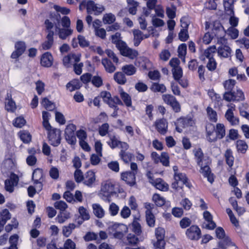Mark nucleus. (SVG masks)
<instances>
[{"label":"nucleus","instance_id":"72a5a7b5","mask_svg":"<svg viewBox=\"0 0 249 249\" xmlns=\"http://www.w3.org/2000/svg\"><path fill=\"white\" fill-rule=\"evenodd\" d=\"M224 156L227 164L229 167H231L233 164L234 159L231 150V149H227L225 153Z\"/></svg>","mask_w":249,"mask_h":249},{"label":"nucleus","instance_id":"bf43d9fd","mask_svg":"<svg viewBox=\"0 0 249 249\" xmlns=\"http://www.w3.org/2000/svg\"><path fill=\"white\" fill-rule=\"evenodd\" d=\"M18 235L17 234L11 236L9 239V242L11 244L8 249H18L17 244L18 240Z\"/></svg>","mask_w":249,"mask_h":249},{"label":"nucleus","instance_id":"338daca9","mask_svg":"<svg viewBox=\"0 0 249 249\" xmlns=\"http://www.w3.org/2000/svg\"><path fill=\"white\" fill-rule=\"evenodd\" d=\"M227 33L232 39H235L238 36V30L232 27L229 28Z\"/></svg>","mask_w":249,"mask_h":249},{"label":"nucleus","instance_id":"20e7f679","mask_svg":"<svg viewBox=\"0 0 249 249\" xmlns=\"http://www.w3.org/2000/svg\"><path fill=\"white\" fill-rule=\"evenodd\" d=\"M76 130V126L73 124H68L65 131V139L67 142L71 144H75L76 139L75 135V131Z\"/></svg>","mask_w":249,"mask_h":249},{"label":"nucleus","instance_id":"c85d7f7f","mask_svg":"<svg viewBox=\"0 0 249 249\" xmlns=\"http://www.w3.org/2000/svg\"><path fill=\"white\" fill-rule=\"evenodd\" d=\"M70 218V213L67 211L60 212L56 217V220L59 223L62 224Z\"/></svg>","mask_w":249,"mask_h":249},{"label":"nucleus","instance_id":"393cba45","mask_svg":"<svg viewBox=\"0 0 249 249\" xmlns=\"http://www.w3.org/2000/svg\"><path fill=\"white\" fill-rule=\"evenodd\" d=\"M11 218V215L7 209H4L0 213V226L3 227L7 221Z\"/></svg>","mask_w":249,"mask_h":249},{"label":"nucleus","instance_id":"a19ab883","mask_svg":"<svg viewBox=\"0 0 249 249\" xmlns=\"http://www.w3.org/2000/svg\"><path fill=\"white\" fill-rule=\"evenodd\" d=\"M236 147L238 151L242 153H245L246 152L248 146L245 141L239 140L236 142Z\"/></svg>","mask_w":249,"mask_h":249},{"label":"nucleus","instance_id":"e2e57ef3","mask_svg":"<svg viewBox=\"0 0 249 249\" xmlns=\"http://www.w3.org/2000/svg\"><path fill=\"white\" fill-rule=\"evenodd\" d=\"M100 96L103 98V101L109 105V103L111 100V95L110 92L107 91H104L100 93Z\"/></svg>","mask_w":249,"mask_h":249},{"label":"nucleus","instance_id":"e433bc0d","mask_svg":"<svg viewBox=\"0 0 249 249\" xmlns=\"http://www.w3.org/2000/svg\"><path fill=\"white\" fill-rule=\"evenodd\" d=\"M216 136L219 139L223 138L225 135V129L223 124H217L216 126Z\"/></svg>","mask_w":249,"mask_h":249},{"label":"nucleus","instance_id":"0e129e2a","mask_svg":"<svg viewBox=\"0 0 249 249\" xmlns=\"http://www.w3.org/2000/svg\"><path fill=\"white\" fill-rule=\"evenodd\" d=\"M178 37L181 41H185L187 40L189 38L187 30L186 29H181L178 34Z\"/></svg>","mask_w":249,"mask_h":249},{"label":"nucleus","instance_id":"864d4df0","mask_svg":"<svg viewBox=\"0 0 249 249\" xmlns=\"http://www.w3.org/2000/svg\"><path fill=\"white\" fill-rule=\"evenodd\" d=\"M121 97L123 101L127 107H130L131 105V99L130 96L126 92L122 91L120 93Z\"/></svg>","mask_w":249,"mask_h":249},{"label":"nucleus","instance_id":"4468645a","mask_svg":"<svg viewBox=\"0 0 249 249\" xmlns=\"http://www.w3.org/2000/svg\"><path fill=\"white\" fill-rule=\"evenodd\" d=\"M135 175L136 173L134 172H126L122 174L121 178L130 186H133L136 183Z\"/></svg>","mask_w":249,"mask_h":249},{"label":"nucleus","instance_id":"680f3d73","mask_svg":"<svg viewBox=\"0 0 249 249\" xmlns=\"http://www.w3.org/2000/svg\"><path fill=\"white\" fill-rule=\"evenodd\" d=\"M98 235L93 232H88L84 236V239L85 241L89 242L92 240H95L97 239Z\"/></svg>","mask_w":249,"mask_h":249},{"label":"nucleus","instance_id":"4be33fe9","mask_svg":"<svg viewBox=\"0 0 249 249\" xmlns=\"http://www.w3.org/2000/svg\"><path fill=\"white\" fill-rule=\"evenodd\" d=\"M113 78L114 80L120 85H124L127 80L125 74L123 71H118L114 73Z\"/></svg>","mask_w":249,"mask_h":249},{"label":"nucleus","instance_id":"f257e3e1","mask_svg":"<svg viewBox=\"0 0 249 249\" xmlns=\"http://www.w3.org/2000/svg\"><path fill=\"white\" fill-rule=\"evenodd\" d=\"M213 34L218 37V43L220 44L217 49L218 55L222 58H229L231 56L232 51L231 48L227 45V40L223 37H219L220 33L223 32L222 27L218 25L214 27L213 29Z\"/></svg>","mask_w":249,"mask_h":249},{"label":"nucleus","instance_id":"13d9d810","mask_svg":"<svg viewBox=\"0 0 249 249\" xmlns=\"http://www.w3.org/2000/svg\"><path fill=\"white\" fill-rule=\"evenodd\" d=\"M54 206L56 209L59 210L60 212H65L68 207L66 203L61 200L55 202Z\"/></svg>","mask_w":249,"mask_h":249},{"label":"nucleus","instance_id":"7ed1b4c3","mask_svg":"<svg viewBox=\"0 0 249 249\" xmlns=\"http://www.w3.org/2000/svg\"><path fill=\"white\" fill-rule=\"evenodd\" d=\"M228 109L226 111L225 117L226 120L232 125H236L239 124V119L236 117L233 113L235 110V105L232 104L228 105Z\"/></svg>","mask_w":249,"mask_h":249},{"label":"nucleus","instance_id":"ddd939ff","mask_svg":"<svg viewBox=\"0 0 249 249\" xmlns=\"http://www.w3.org/2000/svg\"><path fill=\"white\" fill-rule=\"evenodd\" d=\"M54 32L52 30L48 31L46 36V40L42 44V48L44 50H49L53 44Z\"/></svg>","mask_w":249,"mask_h":249},{"label":"nucleus","instance_id":"603ef678","mask_svg":"<svg viewBox=\"0 0 249 249\" xmlns=\"http://www.w3.org/2000/svg\"><path fill=\"white\" fill-rule=\"evenodd\" d=\"M207 112L209 119L212 122H216L217 121V114L216 111L212 108L208 107Z\"/></svg>","mask_w":249,"mask_h":249},{"label":"nucleus","instance_id":"4c0bfd02","mask_svg":"<svg viewBox=\"0 0 249 249\" xmlns=\"http://www.w3.org/2000/svg\"><path fill=\"white\" fill-rule=\"evenodd\" d=\"M178 124L181 125L182 127H185L192 125L193 121L191 118H182L178 120Z\"/></svg>","mask_w":249,"mask_h":249},{"label":"nucleus","instance_id":"473e14b6","mask_svg":"<svg viewBox=\"0 0 249 249\" xmlns=\"http://www.w3.org/2000/svg\"><path fill=\"white\" fill-rule=\"evenodd\" d=\"M139 242L138 238L133 233H129L127 234L125 243L131 246H135Z\"/></svg>","mask_w":249,"mask_h":249},{"label":"nucleus","instance_id":"f8f14e48","mask_svg":"<svg viewBox=\"0 0 249 249\" xmlns=\"http://www.w3.org/2000/svg\"><path fill=\"white\" fill-rule=\"evenodd\" d=\"M101 191L104 196H108L114 192V184L109 180H106L102 183Z\"/></svg>","mask_w":249,"mask_h":249},{"label":"nucleus","instance_id":"bb28decb","mask_svg":"<svg viewBox=\"0 0 249 249\" xmlns=\"http://www.w3.org/2000/svg\"><path fill=\"white\" fill-rule=\"evenodd\" d=\"M75 228L76 225L74 223H70L67 226H63L62 228L63 235L66 237H69Z\"/></svg>","mask_w":249,"mask_h":249},{"label":"nucleus","instance_id":"c03bdc74","mask_svg":"<svg viewBox=\"0 0 249 249\" xmlns=\"http://www.w3.org/2000/svg\"><path fill=\"white\" fill-rule=\"evenodd\" d=\"M138 219L135 218L132 223V230L137 235H140L142 232L141 226L138 222Z\"/></svg>","mask_w":249,"mask_h":249},{"label":"nucleus","instance_id":"6e6d98bb","mask_svg":"<svg viewBox=\"0 0 249 249\" xmlns=\"http://www.w3.org/2000/svg\"><path fill=\"white\" fill-rule=\"evenodd\" d=\"M78 212L82 219L84 220H89L90 216L88 210L83 206L79 208Z\"/></svg>","mask_w":249,"mask_h":249},{"label":"nucleus","instance_id":"1a4fd4ad","mask_svg":"<svg viewBox=\"0 0 249 249\" xmlns=\"http://www.w3.org/2000/svg\"><path fill=\"white\" fill-rule=\"evenodd\" d=\"M104 6L95 4V2L91 0H88L87 12L89 13L94 12L95 15H99L105 10Z\"/></svg>","mask_w":249,"mask_h":249},{"label":"nucleus","instance_id":"a18cd8bd","mask_svg":"<svg viewBox=\"0 0 249 249\" xmlns=\"http://www.w3.org/2000/svg\"><path fill=\"white\" fill-rule=\"evenodd\" d=\"M20 138L23 142L29 143L31 141L32 136L28 131H22L20 132Z\"/></svg>","mask_w":249,"mask_h":249},{"label":"nucleus","instance_id":"de8ad7c7","mask_svg":"<svg viewBox=\"0 0 249 249\" xmlns=\"http://www.w3.org/2000/svg\"><path fill=\"white\" fill-rule=\"evenodd\" d=\"M109 138L110 141L107 142V143L111 148L114 149L119 146L121 141H119L115 136L110 135Z\"/></svg>","mask_w":249,"mask_h":249},{"label":"nucleus","instance_id":"a211bd4d","mask_svg":"<svg viewBox=\"0 0 249 249\" xmlns=\"http://www.w3.org/2000/svg\"><path fill=\"white\" fill-rule=\"evenodd\" d=\"M18 177L14 176L10 179H6L5 181V188L7 191L12 193L14 191V186L18 184Z\"/></svg>","mask_w":249,"mask_h":249},{"label":"nucleus","instance_id":"f704fd0d","mask_svg":"<svg viewBox=\"0 0 249 249\" xmlns=\"http://www.w3.org/2000/svg\"><path fill=\"white\" fill-rule=\"evenodd\" d=\"M146 219L148 225L150 227H153L155 225V217L151 210L147 209L145 212Z\"/></svg>","mask_w":249,"mask_h":249},{"label":"nucleus","instance_id":"5fc2aeb1","mask_svg":"<svg viewBox=\"0 0 249 249\" xmlns=\"http://www.w3.org/2000/svg\"><path fill=\"white\" fill-rule=\"evenodd\" d=\"M225 10L229 11V15H233V0H230L229 1L223 2Z\"/></svg>","mask_w":249,"mask_h":249},{"label":"nucleus","instance_id":"cd10ccee","mask_svg":"<svg viewBox=\"0 0 249 249\" xmlns=\"http://www.w3.org/2000/svg\"><path fill=\"white\" fill-rule=\"evenodd\" d=\"M81 86V85L78 79H74L67 84L66 88L70 91H72L80 89Z\"/></svg>","mask_w":249,"mask_h":249},{"label":"nucleus","instance_id":"39448f33","mask_svg":"<svg viewBox=\"0 0 249 249\" xmlns=\"http://www.w3.org/2000/svg\"><path fill=\"white\" fill-rule=\"evenodd\" d=\"M215 233L217 238L223 239L219 242V247L221 249H225V246L230 244L231 242L230 239L228 237L225 236V231L221 227H218L216 229Z\"/></svg>","mask_w":249,"mask_h":249},{"label":"nucleus","instance_id":"8fccbe9b","mask_svg":"<svg viewBox=\"0 0 249 249\" xmlns=\"http://www.w3.org/2000/svg\"><path fill=\"white\" fill-rule=\"evenodd\" d=\"M41 103L46 109L49 110H53L54 108L53 103L49 101L47 98H44Z\"/></svg>","mask_w":249,"mask_h":249},{"label":"nucleus","instance_id":"423d86ee","mask_svg":"<svg viewBox=\"0 0 249 249\" xmlns=\"http://www.w3.org/2000/svg\"><path fill=\"white\" fill-rule=\"evenodd\" d=\"M120 47L121 48L118 50L120 51L121 54L131 59H134L139 54L138 51L128 47L126 43L122 44Z\"/></svg>","mask_w":249,"mask_h":249},{"label":"nucleus","instance_id":"c9c22d12","mask_svg":"<svg viewBox=\"0 0 249 249\" xmlns=\"http://www.w3.org/2000/svg\"><path fill=\"white\" fill-rule=\"evenodd\" d=\"M151 89L153 92H159L164 93L166 90V88L164 85L162 84H159L157 83H153L151 87Z\"/></svg>","mask_w":249,"mask_h":249},{"label":"nucleus","instance_id":"0eeeda50","mask_svg":"<svg viewBox=\"0 0 249 249\" xmlns=\"http://www.w3.org/2000/svg\"><path fill=\"white\" fill-rule=\"evenodd\" d=\"M48 139L51 145L57 146L60 143L61 133L59 129H53L48 132Z\"/></svg>","mask_w":249,"mask_h":249},{"label":"nucleus","instance_id":"6ab92c4d","mask_svg":"<svg viewBox=\"0 0 249 249\" xmlns=\"http://www.w3.org/2000/svg\"><path fill=\"white\" fill-rule=\"evenodd\" d=\"M134 39V45L138 46L141 42L143 39V34L142 32L138 29L134 30L133 31Z\"/></svg>","mask_w":249,"mask_h":249},{"label":"nucleus","instance_id":"2f4dec72","mask_svg":"<svg viewBox=\"0 0 249 249\" xmlns=\"http://www.w3.org/2000/svg\"><path fill=\"white\" fill-rule=\"evenodd\" d=\"M42 178L43 172L41 170L36 169L34 170L32 175V179L34 181L35 183H37L38 182H42Z\"/></svg>","mask_w":249,"mask_h":249},{"label":"nucleus","instance_id":"9b49d317","mask_svg":"<svg viewBox=\"0 0 249 249\" xmlns=\"http://www.w3.org/2000/svg\"><path fill=\"white\" fill-rule=\"evenodd\" d=\"M200 230L196 226H192L187 229L186 234L191 240H198L200 238Z\"/></svg>","mask_w":249,"mask_h":249},{"label":"nucleus","instance_id":"2eb2a0df","mask_svg":"<svg viewBox=\"0 0 249 249\" xmlns=\"http://www.w3.org/2000/svg\"><path fill=\"white\" fill-rule=\"evenodd\" d=\"M155 126L158 131L161 134H165L167 132L168 123L164 119L157 120L155 123Z\"/></svg>","mask_w":249,"mask_h":249},{"label":"nucleus","instance_id":"79ce46f5","mask_svg":"<svg viewBox=\"0 0 249 249\" xmlns=\"http://www.w3.org/2000/svg\"><path fill=\"white\" fill-rule=\"evenodd\" d=\"M116 20V18L114 15L112 13L106 14L104 15L103 18V21L104 24H111L113 23Z\"/></svg>","mask_w":249,"mask_h":249},{"label":"nucleus","instance_id":"aec40b11","mask_svg":"<svg viewBox=\"0 0 249 249\" xmlns=\"http://www.w3.org/2000/svg\"><path fill=\"white\" fill-rule=\"evenodd\" d=\"M102 64L106 71L108 73H112L116 70L115 66L107 58H103L102 60Z\"/></svg>","mask_w":249,"mask_h":249},{"label":"nucleus","instance_id":"412c9836","mask_svg":"<svg viewBox=\"0 0 249 249\" xmlns=\"http://www.w3.org/2000/svg\"><path fill=\"white\" fill-rule=\"evenodd\" d=\"M152 185L157 189L162 191H166L168 189V185L160 178L156 179L155 181Z\"/></svg>","mask_w":249,"mask_h":249},{"label":"nucleus","instance_id":"3c124183","mask_svg":"<svg viewBox=\"0 0 249 249\" xmlns=\"http://www.w3.org/2000/svg\"><path fill=\"white\" fill-rule=\"evenodd\" d=\"M216 49L214 46L211 47L206 49L203 53L204 56L209 59L213 58V54L216 52Z\"/></svg>","mask_w":249,"mask_h":249},{"label":"nucleus","instance_id":"69168bd1","mask_svg":"<svg viewBox=\"0 0 249 249\" xmlns=\"http://www.w3.org/2000/svg\"><path fill=\"white\" fill-rule=\"evenodd\" d=\"M120 156L122 160L125 163H128L131 160V154L129 153L121 151Z\"/></svg>","mask_w":249,"mask_h":249},{"label":"nucleus","instance_id":"ea45409f","mask_svg":"<svg viewBox=\"0 0 249 249\" xmlns=\"http://www.w3.org/2000/svg\"><path fill=\"white\" fill-rule=\"evenodd\" d=\"M195 156L196 159L197 163L198 164H200L201 163L204 162L209 160L208 159L204 158L203 152L201 149H198L195 151Z\"/></svg>","mask_w":249,"mask_h":249},{"label":"nucleus","instance_id":"c756f323","mask_svg":"<svg viewBox=\"0 0 249 249\" xmlns=\"http://www.w3.org/2000/svg\"><path fill=\"white\" fill-rule=\"evenodd\" d=\"M122 70L125 74L130 76L135 73L136 68L133 65H125L122 68Z\"/></svg>","mask_w":249,"mask_h":249},{"label":"nucleus","instance_id":"b1692460","mask_svg":"<svg viewBox=\"0 0 249 249\" xmlns=\"http://www.w3.org/2000/svg\"><path fill=\"white\" fill-rule=\"evenodd\" d=\"M214 126L213 125H209L206 126V131L207 132V140L210 142H214L216 140L217 136L214 133Z\"/></svg>","mask_w":249,"mask_h":249},{"label":"nucleus","instance_id":"6e6552de","mask_svg":"<svg viewBox=\"0 0 249 249\" xmlns=\"http://www.w3.org/2000/svg\"><path fill=\"white\" fill-rule=\"evenodd\" d=\"M209 160L198 164L200 167V172L204 177L207 178L209 182L212 183L213 181V175L211 173L210 168L209 166Z\"/></svg>","mask_w":249,"mask_h":249},{"label":"nucleus","instance_id":"5701e85b","mask_svg":"<svg viewBox=\"0 0 249 249\" xmlns=\"http://www.w3.org/2000/svg\"><path fill=\"white\" fill-rule=\"evenodd\" d=\"M56 29L58 32V35L59 38L62 39H66V38L72 33V30L69 28H60L56 27Z\"/></svg>","mask_w":249,"mask_h":249},{"label":"nucleus","instance_id":"09e8293b","mask_svg":"<svg viewBox=\"0 0 249 249\" xmlns=\"http://www.w3.org/2000/svg\"><path fill=\"white\" fill-rule=\"evenodd\" d=\"M153 200L156 205L158 206H162L165 203V200L164 198L157 194H155L153 195Z\"/></svg>","mask_w":249,"mask_h":249},{"label":"nucleus","instance_id":"774afa93","mask_svg":"<svg viewBox=\"0 0 249 249\" xmlns=\"http://www.w3.org/2000/svg\"><path fill=\"white\" fill-rule=\"evenodd\" d=\"M16 108L15 103L11 100H8L5 103V109L8 111L13 112Z\"/></svg>","mask_w":249,"mask_h":249},{"label":"nucleus","instance_id":"49530a36","mask_svg":"<svg viewBox=\"0 0 249 249\" xmlns=\"http://www.w3.org/2000/svg\"><path fill=\"white\" fill-rule=\"evenodd\" d=\"M162 99L165 103L170 106L171 105H173V103L176 100V98L174 96L169 94H163L162 96Z\"/></svg>","mask_w":249,"mask_h":249},{"label":"nucleus","instance_id":"a878e982","mask_svg":"<svg viewBox=\"0 0 249 249\" xmlns=\"http://www.w3.org/2000/svg\"><path fill=\"white\" fill-rule=\"evenodd\" d=\"M111 38L112 42L116 45V47L118 49L121 48L120 46H122V44L125 43L120 39L121 34L120 33H116L114 35L111 36Z\"/></svg>","mask_w":249,"mask_h":249},{"label":"nucleus","instance_id":"4d7b16f0","mask_svg":"<svg viewBox=\"0 0 249 249\" xmlns=\"http://www.w3.org/2000/svg\"><path fill=\"white\" fill-rule=\"evenodd\" d=\"M236 81L233 79H229L224 83V87L227 91H231L234 88Z\"/></svg>","mask_w":249,"mask_h":249},{"label":"nucleus","instance_id":"dca6fc26","mask_svg":"<svg viewBox=\"0 0 249 249\" xmlns=\"http://www.w3.org/2000/svg\"><path fill=\"white\" fill-rule=\"evenodd\" d=\"M41 65L45 67H50L53 63V57L49 52L44 53L41 58Z\"/></svg>","mask_w":249,"mask_h":249},{"label":"nucleus","instance_id":"f03ea898","mask_svg":"<svg viewBox=\"0 0 249 249\" xmlns=\"http://www.w3.org/2000/svg\"><path fill=\"white\" fill-rule=\"evenodd\" d=\"M127 227L123 224L115 223L109 227L114 238L118 239H122L124 234L127 231Z\"/></svg>","mask_w":249,"mask_h":249},{"label":"nucleus","instance_id":"37998d69","mask_svg":"<svg viewBox=\"0 0 249 249\" xmlns=\"http://www.w3.org/2000/svg\"><path fill=\"white\" fill-rule=\"evenodd\" d=\"M127 2L129 5V12L132 15H135L137 12V8L139 3L134 0H127Z\"/></svg>","mask_w":249,"mask_h":249},{"label":"nucleus","instance_id":"f3484780","mask_svg":"<svg viewBox=\"0 0 249 249\" xmlns=\"http://www.w3.org/2000/svg\"><path fill=\"white\" fill-rule=\"evenodd\" d=\"M96 177L94 172L92 171H88L85 175L84 183L89 187L92 186L95 182Z\"/></svg>","mask_w":249,"mask_h":249},{"label":"nucleus","instance_id":"052dcab7","mask_svg":"<svg viewBox=\"0 0 249 249\" xmlns=\"http://www.w3.org/2000/svg\"><path fill=\"white\" fill-rule=\"evenodd\" d=\"M172 72L175 80H179L182 77V71L180 67L172 69Z\"/></svg>","mask_w":249,"mask_h":249},{"label":"nucleus","instance_id":"58836bf2","mask_svg":"<svg viewBox=\"0 0 249 249\" xmlns=\"http://www.w3.org/2000/svg\"><path fill=\"white\" fill-rule=\"evenodd\" d=\"M174 179L176 181H180L183 184H185L186 186L190 188L189 183L187 182V178L185 174L183 173H178L174 174Z\"/></svg>","mask_w":249,"mask_h":249},{"label":"nucleus","instance_id":"9d476101","mask_svg":"<svg viewBox=\"0 0 249 249\" xmlns=\"http://www.w3.org/2000/svg\"><path fill=\"white\" fill-rule=\"evenodd\" d=\"M203 216L205 222L203 224V227L209 230H213L216 227V224L213 220V217L208 211H205L203 213Z\"/></svg>","mask_w":249,"mask_h":249},{"label":"nucleus","instance_id":"7c9ffc66","mask_svg":"<svg viewBox=\"0 0 249 249\" xmlns=\"http://www.w3.org/2000/svg\"><path fill=\"white\" fill-rule=\"evenodd\" d=\"M93 213L98 218H102L105 215V212L102 207L97 204L92 205Z\"/></svg>","mask_w":249,"mask_h":249}]
</instances>
